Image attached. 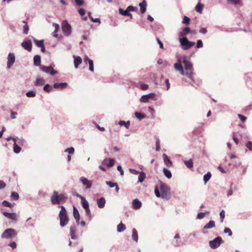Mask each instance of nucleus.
Masks as SVG:
<instances>
[{
    "label": "nucleus",
    "mask_w": 252,
    "mask_h": 252,
    "mask_svg": "<svg viewBox=\"0 0 252 252\" xmlns=\"http://www.w3.org/2000/svg\"><path fill=\"white\" fill-rule=\"evenodd\" d=\"M128 12H129V11L127 10V7L126 8V10H124L122 8H120L119 9V13L123 16H126Z\"/></svg>",
    "instance_id": "nucleus-37"
},
{
    "label": "nucleus",
    "mask_w": 252,
    "mask_h": 252,
    "mask_svg": "<svg viewBox=\"0 0 252 252\" xmlns=\"http://www.w3.org/2000/svg\"><path fill=\"white\" fill-rule=\"evenodd\" d=\"M106 184L109 186L110 188H114L116 186L117 183L111 181L106 182Z\"/></svg>",
    "instance_id": "nucleus-50"
},
{
    "label": "nucleus",
    "mask_w": 252,
    "mask_h": 252,
    "mask_svg": "<svg viewBox=\"0 0 252 252\" xmlns=\"http://www.w3.org/2000/svg\"><path fill=\"white\" fill-rule=\"evenodd\" d=\"M73 215L74 219H75L76 222L78 224H79L80 220V214L77 208L75 207H73Z\"/></svg>",
    "instance_id": "nucleus-16"
},
{
    "label": "nucleus",
    "mask_w": 252,
    "mask_h": 252,
    "mask_svg": "<svg viewBox=\"0 0 252 252\" xmlns=\"http://www.w3.org/2000/svg\"><path fill=\"white\" fill-rule=\"evenodd\" d=\"M3 215L7 218L14 220L16 217L15 213H9L6 212H3Z\"/></svg>",
    "instance_id": "nucleus-30"
},
{
    "label": "nucleus",
    "mask_w": 252,
    "mask_h": 252,
    "mask_svg": "<svg viewBox=\"0 0 252 252\" xmlns=\"http://www.w3.org/2000/svg\"><path fill=\"white\" fill-rule=\"evenodd\" d=\"M132 238L133 241H135L136 242H137L138 240V233L135 228L132 229Z\"/></svg>",
    "instance_id": "nucleus-31"
},
{
    "label": "nucleus",
    "mask_w": 252,
    "mask_h": 252,
    "mask_svg": "<svg viewBox=\"0 0 252 252\" xmlns=\"http://www.w3.org/2000/svg\"><path fill=\"white\" fill-rule=\"evenodd\" d=\"M190 32V30L189 27L184 28L182 31L179 33V38H187V35Z\"/></svg>",
    "instance_id": "nucleus-14"
},
{
    "label": "nucleus",
    "mask_w": 252,
    "mask_h": 252,
    "mask_svg": "<svg viewBox=\"0 0 252 252\" xmlns=\"http://www.w3.org/2000/svg\"><path fill=\"white\" fill-rule=\"evenodd\" d=\"M16 231L15 229L8 228L3 231L1 235V238L3 239H10L15 237Z\"/></svg>",
    "instance_id": "nucleus-6"
},
{
    "label": "nucleus",
    "mask_w": 252,
    "mask_h": 252,
    "mask_svg": "<svg viewBox=\"0 0 252 252\" xmlns=\"http://www.w3.org/2000/svg\"><path fill=\"white\" fill-rule=\"evenodd\" d=\"M66 197L63 194H59L58 192L55 190L51 197V201L52 204H59L65 201Z\"/></svg>",
    "instance_id": "nucleus-4"
},
{
    "label": "nucleus",
    "mask_w": 252,
    "mask_h": 252,
    "mask_svg": "<svg viewBox=\"0 0 252 252\" xmlns=\"http://www.w3.org/2000/svg\"><path fill=\"white\" fill-rule=\"evenodd\" d=\"M45 84V81L44 79L38 77L36 78V81L34 82V86H41L44 85Z\"/></svg>",
    "instance_id": "nucleus-22"
},
{
    "label": "nucleus",
    "mask_w": 252,
    "mask_h": 252,
    "mask_svg": "<svg viewBox=\"0 0 252 252\" xmlns=\"http://www.w3.org/2000/svg\"><path fill=\"white\" fill-rule=\"evenodd\" d=\"M61 210L59 212L60 224L61 227L65 226L69 221L67 211L64 206H61Z\"/></svg>",
    "instance_id": "nucleus-3"
},
{
    "label": "nucleus",
    "mask_w": 252,
    "mask_h": 252,
    "mask_svg": "<svg viewBox=\"0 0 252 252\" xmlns=\"http://www.w3.org/2000/svg\"><path fill=\"white\" fill-rule=\"evenodd\" d=\"M67 85H68L67 83H55L53 85V87L55 89H59L60 90H63V89H65L67 86Z\"/></svg>",
    "instance_id": "nucleus-17"
},
{
    "label": "nucleus",
    "mask_w": 252,
    "mask_h": 252,
    "mask_svg": "<svg viewBox=\"0 0 252 252\" xmlns=\"http://www.w3.org/2000/svg\"><path fill=\"white\" fill-rule=\"evenodd\" d=\"M63 32L65 36H68L71 33V26L66 21H64L62 25Z\"/></svg>",
    "instance_id": "nucleus-7"
},
{
    "label": "nucleus",
    "mask_w": 252,
    "mask_h": 252,
    "mask_svg": "<svg viewBox=\"0 0 252 252\" xmlns=\"http://www.w3.org/2000/svg\"><path fill=\"white\" fill-rule=\"evenodd\" d=\"M32 39L34 43L35 44L36 46L39 48L42 46L43 45H44V40L42 39L40 40H38L36 39L34 37H32Z\"/></svg>",
    "instance_id": "nucleus-26"
},
{
    "label": "nucleus",
    "mask_w": 252,
    "mask_h": 252,
    "mask_svg": "<svg viewBox=\"0 0 252 252\" xmlns=\"http://www.w3.org/2000/svg\"><path fill=\"white\" fill-rule=\"evenodd\" d=\"M2 205L5 207H11L12 206V205L11 203L7 201H3L2 202Z\"/></svg>",
    "instance_id": "nucleus-52"
},
{
    "label": "nucleus",
    "mask_w": 252,
    "mask_h": 252,
    "mask_svg": "<svg viewBox=\"0 0 252 252\" xmlns=\"http://www.w3.org/2000/svg\"><path fill=\"white\" fill-rule=\"evenodd\" d=\"M134 115L139 120H141L145 117V115L137 112H135Z\"/></svg>",
    "instance_id": "nucleus-42"
},
{
    "label": "nucleus",
    "mask_w": 252,
    "mask_h": 252,
    "mask_svg": "<svg viewBox=\"0 0 252 252\" xmlns=\"http://www.w3.org/2000/svg\"><path fill=\"white\" fill-rule=\"evenodd\" d=\"M222 243V239L220 237H217L213 240L209 241V246L213 249L218 248Z\"/></svg>",
    "instance_id": "nucleus-8"
},
{
    "label": "nucleus",
    "mask_w": 252,
    "mask_h": 252,
    "mask_svg": "<svg viewBox=\"0 0 252 252\" xmlns=\"http://www.w3.org/2000/svg\"><path fill=\"white\" fill-rule=\"evenodd\" d=\"M238 116L243 122H244L246 120V117L241 114H238Z\"/></svg>",
    "instance_id": "nucleus-64"
},
{
    "label": "nucleus",
    "mask_w": 252,
    "mask_h": 252,
    "mask_svg": "<svg viewBox=\"0 0 252 252\" xmlns=\"http://www.w3.org/2000/svg\"><path fill=\"white\" fill-rule=\"evenodd\" d=\"M97 204L99 208H103L105 204V199L104 197H102L97 200Z\"/></svg>",
    "instance_id": "nucleus-18"
},
{
    "label": "nucleus",
    "mask_w": 252,
    "mask_h": 252,
    "mask_svg": "<svg viewBox=\"0 0 252 252\" xmlns=\"http://www.w3.org/2000/svg\"><path fill=\"white\" fill-rule=\"evenodd\" d=\"M190 19L189 17L186 16H184L183 20L182 21V23L186 25H189V23Z\"/></svg>",
    "instance_id": "nucleus-45"
},
{
    "label": "nucleus",
    "mask_w": 252,
    "mask_h": 252,
    "mask_svg": "<svg viewBox=\"0 0 252 252\" xmlns=\"http://www.w3.org/2000/svg\"><path fill=\"white\" fill-rule=\"evenodd\" d=\"M119 125L121 126H124L126 127V128H128L130 125V122H129V121H127V122H126L124 121H120L119 122Z\"/></svg>",
    "instance_id": "nucleus-38"
},
{
    "label": "nucleus",
    "mask_w": 252,
    "mask_h": 252,
    "mask_svg": "<svg viewBox=\"0 0 252 252\" xmlns=\"http://www.w3.org/2000/svg\"><path fill=\"white\" fill-rule=\"evenodd\" d=\"M246 146L249 150H252V142L251 141L248 142Z\"/></svg>",
    "instance_id": "nucleus-63"
},
{
    "label": "nucleus",
    "mask_w": 252,
    "mask_h": 252,
    "mask_svg": "<svg viewBox=\"0 0 252 252\" xmlns=\"http://www.w3.org/2000/svg\"><path fill=\"white\" fill-rule=\"evenodd\" d=\"M40 69L43 72L46 73H49L51 75H55L57 74L58 72L57 70L53 69V67L52 65L46 66L42 65L40 66Z\"/></svg>",
    "instance_id": "nucleus-9"
},
{
    "label": "nucleus",
    "mask_w": 252,
    "mask_h": 252,
    "mask_svg": "<svg viewBox=\"0 0 252 252\" xmlns=\"http://www.w3.org/2000/svg\"><path fill=\"white\" fill-rule=\"evenodd\" d=\"M22 47L28 51L31 52L32 49V43L30 39H26L22 43Z\"/></svg>",
    "instance_id": "nucleus-10"
},
{
    "label": "nucleus",
    "mask_w": 252,
    "mask_h": 252,
    "mask_svg": "<svg viewBox=\"0 0 252 252\" xmlns=\"http://www.w3.org/2000/svg\"><path fill=\"white\" fill-rule=\"evenodd\" d=\"M75 150L73 147H70L69 148H67L65 149L64 152L68 153L69 154H73L74 153Z\"/></svg>",
    "instance_id": "nucleus-44"
},
{
    "label": "nucleus",
    "mask_w": 252,
    "mask_h": 252,
    "mask_svg": "<svg viewBox=\"0 0 252 252\" xmlns=\"http://www.w3.org/2000/svg\"><path fill=\"white\" fill-rule=\"evenodd\" d=\"M126 226L125 225L123 224L122 222L119 223L118 225H117V231L118 232H122L123 231H124L126 229Z\"/></svg>",
    "instance_id": "nucleus-33"
},
{
    "label": "nucleus",
    "mask_w": 252,
    "mask_h": 252,
    "mask_svg": "<svg viewBox=\"0 0 252 252\" xmlns=\"http://www.w3.org/2000/svg\"><path fill=\"white\" fill-rule=\"evenodd\" d=\"M129 172L132 174H134V175H137L140 172L138 171H137L136 170L134 169H129Z\"/></svg>",
    "instance_id": "nucleus-58"
},
{
    "label": "nucleus",
    "mask_w": 252,
    "mask_h": 252,
    "mask_svg": "<svg viewBox=\"0 0 252 252\" xmlns=\"http://www.w3.org/2000/svg\"><path fill=\"white\" fill-rule=\"evenodd\" d=\"M89 64V70L93 72L94 70L93 61H90Z\"/></svg>",
    "instance_id": "nucleus-51"
},
{
    "label": "nucleus",
    "mask_w": 252,
    "mask_h": 252,
    "mask_svg": "<svg viewBox=\"0 0 252 252\" xmlns=\"http://www.w3.org/2000/svg\"><path fill=\"white\" fill-rule=\"evenodd\" d=\"M53 26L55 28V31L53 32V36L55 37H58V34L57 33L59 30V25L56 23H53Z\"/></svg>",
    "instance_id": "nucleus-29"
},
{
    "label": "nucleus",
    "mask_w": 252,
    "mask_h": 252,
    "mask_svg": "<svg viewBox=\"0 0 252 252\" xmlns=\"http://www.w3.org/2000/svg\"><path fill=\"white\" fill-rule=\"evenodd\" d=\"M229 2L233 4H237L239 3L240 0H227Z\"/></svg>",
    "instance_id": "nucleus-59"
},
{
    "label": "nucleus",
    "mask_w": 252,
    "mask_h": 252,
    "mask_svg": "<svg viewBox=\"0 0 252 252\" xmlns=\"http://www.w3.org/2000/svg\"><path fill=\"white\" fill-rule=\"evenodd\" d=\"M114 160L113 158H110L109 159V162L107 164L108 167H112L114 165Z\"/></svg>",
    "instance_id": "nucleus-54"
},
{
    "label": "nucleus",
    "mask_w": 252,
    "mask_h": 252,
    "mask_svg": "<svg viewBox=\"0 0 252 252\" xmlns=\"http://www.w3.org/2000/svg\"><path fill=\"white\" fill-rule=\"evenodd\" d=\"M156 150L157 151H159L160 144H159V140L158 139L157 140L156 142Z\"/></svg>",
    "instance_id": "nucleus-61"
},
{
    "label": "nucleus",
    "mask_w": 252,
    "mask_h": 252,
    "mask_svg": "<svg viewBox=\"0 0 252 252\" xmlns=\"http://www.w3.org/2000/svg\"><path fill=\"white\" fill-rule=\"evenodd\" d=\"M209 214V212L206 211V212H200L197 214V218L198 219H202L204 218L206 214Z\"/></svg>",
    "instance_id": "nucleus-41"
},
{
    "label": "nucleus",
    "mask_w": 252,
    "mask_h": 252,
    "mask_svg": "<svg viewBox=\"0 0 252 252\" xmlns=\"http://www.w3.org/2000/svg\"><path fill=\"white\" fill-rule=\"evenodd\" d=\"M196 47L198 48H202L203 47V43L201 40H198L197 41Z\"/></svg>",
    "instance_id": "nucleus-55"
},
{
    "label": "nucleus",
    "mask_w": 252,
    "mask_h": 252,
    "mask_svg": "<svg viewBox=\"0 0 252 252\" xmlns=\"http://www.w3.org/2000/svg\"><path fill=\"white\" fill-rule=\"evenodd\" d=\"M78 12L79 14L81 16H83L85 14L86 11L83 8H80L78 10Z\"/></svg>",
    "instance_id": "nucleus-62"
},
{
    "label": "nucleus",
    "mask_w": 252,
    "mask_h": 252,
    "mask_svg": "<svg viewBox=\"0 0 252 252\" xmlns=\"http://www.w3.org/2000/svg\"><path fill=\"white\" fill-rule=\"evenodd\" d=\"M74 63L75 68H78V65L82 63V59L79 56H74Z\"/></svg>",
    "instance_id": "nucleus-20"
},
{
    "label": "nucleus",
    "mask_w": 252,
    "mask_h": 252,
    "mask_svg": "<svg viewBox=\"0 0 252 252\" xmlns=\"http://www.w3.org/2000/svg\"><path fill=\"white\" fill-rule=\"evenodd\" d=\"M155 193L157 197L166 200L169 199L171 197L170 188L161 182H160L158 188H155Z\"/></svg>",
    "instance_id": "nucleus-2"
},
{
    "label": "nucleus",
    "mask_w": 252,
    "mask_h": 252,
    "mask_svg": "<svg viewBox=\"0 0 252 252\" xmlns=\"http://www.w3.org/2000/svg\"><path fill=\"white\" fill-rule=\"evenodd\" d=\"M15 58L14 54L9 53L7 57V68H9L15 62Z\"/></svg>",
    "instance_id": "nucleus-12"
},
{
    "label": "nucleus",
    "mask_w": 252,
    "mask_h": 252,
    "mask_svg": "<svg viewBox=\"0 0 252 252\" xmlns=\"http://www.w3.org/2000/svg\"><path fill=\"white\" fill-rule=\"evenodd\" d=\"M81 203L82 206L84 209L89 208V202L85 198H83V199L81 200Z\"/></svg>",
    "instance_id": "nucleus-35"
},
{
    "label": "nucleus",
    "mask_w": 252,
    "mask_h": 252,
    "mask_svg": "<svg viewBox=\"0 0 252 252\" xmlns=\"http://www.w3.org/2000/svg\"><path fill=\"white\" fill-rule=\"evenodd\" d=\"M204 5L199 2L195 6V10L197 12L202 13Z\"/></svg>",
    "instance_id": "nucleus-34"
},
{
    "label": "nucleus",
    "mask_w": 252,
    "mask_h": 252,
    "mask_svg": "<svg viewBox=\"0 0 252 252\" xmlns=\"http://www.w3.org/2000/svg\"><path fill=\"white\" fill-rule=\"evenodd\" d=\"M220 221L221 222H223V219L225 217V212L223 210H221L220 213Z\"/></svg>",
    "instance_id": "nucleus-47"
},
{
    "label": "nucleus",
    "mask_w": 252,
    "mask_h": 252,
    "mask_svg": "<svg viewBox=\"0 0 252 252\" xmlns=\"http://www.w3.org/2000/svg\"><path fill=\"white\" fill-rule=\"evenodd\" d=\"M155 94L154 93L145 94L141 96L140 100L141 102L146 103L149 101L150 98H153Z\"/></svg>",
    "instance_id": "nucleus-13"
},
{
    "label": "nucleus",
    "mask_w": 252,
    "mask_h": 252,
    "mask_svg": "<svg viewBox=\"0 0 252 252\" xmlns=\"http://www.w3.org/2000/svg\"><path fill=\"white\" fill-rule=\"evenodd\" d=\"M211 174L210 172H208L207 174H205L203 176V181L205 183H206L211 178Z\"/></svg>",
    "instance_id": "nucleus-39"
},
{
    "label": "nucleus",
    "mask_w": 252,
    "mask_h": 252,
    "mask_svg": "<svg viewBox=\"0 0 252 252\" xmlns=\"http://www.w3.org/2000/svg\"><path fill=\"white\" fill-rule=\"evenodd\" d=\"M181 48L184 50H187L192 47L195 42L189 41L187 38H179Z\"/></svg>",
    "instance_id": "nucleus-5"
},
{
    "label": "nucleus",
    "mask_w": 252,
    "mask_h": 252,
    "mask_svg": "<svg viewBox=\"0 0 252 252\" xmlns=\"http://www.w3.org/2000/svg\"><path fill=\"white\" fill-rule=\"evenodd\" d=\"M43 90L46 92H50L51 90V88L49 84H46L44 86Z\"/></svg>",
    "instance_id": "nucleus-48"
},
{
    "label": "nucleus",
    "mask_w": 252,
    "mask_h": 252,
    "mask_svg": "<svg viewBox=\"0 0 252 252\" xmlns=\"http://www.w3.org/2000/svg\"><path fill=\"white\" fill-rule=\"evenodd\" d=\"M22 22L23 23H25V25L23 26V32H24V33L25 34H27L28 33L29 30V26L28 25L27 23L24 20V21H22Z\"/></svg>",
    "instance_id": "nucleus-36"
},
{
    "label": "nucleus",
    "mask_w": 252,
    "mask_h": 252,
    "mask_svg": "<svg viewBox=\"0 0 252 252\" xmlns=\"http://www.w3.org/2000/svg\"><path fill=\"white\" fill-rule=\"evenodd\" d=\"M76 4L78 6H81L84 3V1L83 0H74Z\"/></svg>",
    "instance_id": "nucleus-56"
},
{
    "label": "nucleus",
    "mask_w": 252,
    "mask_h": 252,
    "mask_svg": "<svg viewBox=\"0 0 252 252\" xmlns=\"http://www.w3.org/2000/svg\"><path fill=\"white\" fill-rule=\"evenodd\" d=\"M70 234L71 236V238L72 240L76 239V237L75 235L76 232V227L75 226H71L70 228Z\"/></svg>",
    "instance_id": "nucleus-21"
},
{
    "label": "nucleus",
    "mask_w": 252,
    "mask_h": 252,
    "mask_svg": "<svg viewBox=\"0 0 252 252\" xmlns=\"http://www.w3.org/2000/svg\"><path fill=\"white\" fill-rule=\"evenodd\" d=\"M81 182L85 186L86 189H90L92 185V181L89 180L85 177H81L80 179Z\"/></svg>",
    "instance_id": "nucleus-11"
},
{
    "label": "nucleus",
    "mask_w": 252,
    "mask_h": 252,
    "mask_svg": "<svg viewBox=\"0 0 252 252\" xmlns=\"http://www.w3.org/2000/svg\"><path fill=\"white\" fill-rule=\"evenodd\" d=\"M11 139L13 142V152L16 153V139L15 138H12L11 136L6 138V140L8 141Z\"/></svg>",
    "instance_id": "nucleus-40"
},
{
    "label": "nucleus",
    "mask_w": 252,
    "mask_h": 252,
    "mask_svg": "<svg viewBox=\"0 0 252 252\" xmlns=\"http://www.w3.org/2000/svg\"><path fill=\"white\" fill-rule=\"evenodd\" d=\"M163 158L165 164L168 167L171 166L172 164V163L169 159L168 157L166 154H164L163 155Z\"/></svg>",
    "instance_id": "nucleus-24"
},
{
    "label": "nucleus",
    "mask_w": 252,
    "mask_h": 252,
    "mask_svg": "<svg viewBox=\"0 0 252 252\" xmlns=\"http://www.w3.org/2000/svg\"><path fill=\"white\" fill-rule=\"evenodd\" d=\"M215 226V222L214 220H210L204 226V229H208L214 228Z\"/></svg>",
    "instance_id": "nucleus-25"
},
{
    "label": "nucleus",
    "mask_w": 252,
    "mask_h": 252,
    "mask_svg": "<svg viewBox=\"0 0 252 252\" xmlns=\"http://www.w3.org/2000/svg\"><path fill=\"white\" fill-rule=\"evenodd\" d=\"M41 63V57L39 55H35L33 57V64L35 66H38Z\"/></svg>",
    "instance_id": "nucleus-19"
},
{
    "label": "nucleus",
    "mask_w": 252,
    "mask_h": 252,
    "mask_svg": "<svg viewBox=\"0 0 252 252\" xmlns=\"http://www.w3.org/2000/svg\"><path fill=\"white\" fill-rule=\"evenodd\" d=\"M132 205L134 209L138 210L141 207L142 203L140 201L136 198L132 201Z\"/></svg>",
    "instance_id": "nucleus-15"
},
{
    "label": "nucleus",
    "mask_w": 252,
    "mask_h": 252,
    "mask_svg": "<svg viewBox=\"0 0 252 252\" xmlns=\"http://www.w3.org/2000/svg\"><path fill=\"white\" fill-rule=\"evenodd\" d=\"M139 6L140 7V11L143 14L145 12L147 7V3L145 0L139 3Z\"/></svg>",
    "instance_id": "nucleus-23"
},
{
    "label": "nucleus",
    "mask_w": 252,
    "mask_h": 252,
    "mask_svg": "<svg viewBox=\"0 0 252 252\" xmlns=\"http://www.w3.org/2000/svg\"><path fill=\"white\" fill-rule=\"evenodd\" d=\"M183 62L181 59H178L174 66L176 70L180 71L182 75L187 76L189 79L193 80V68L190 62L187 60L186 56L183 57Z\"/></svg>",
    "instance_id": "nucleus-1"
},
{
    "label": "nucleus",
    "mask_w": 252,
    "mask_h": 252,
    "mask_svg": "<svg viewBox=\"0 0 252 252\" xmlns=\"http://www.w3.org/2000/svg\"><path fill=\"white\" fill-rule=\"evenodd\" d=\"M184 162L188 168H192L193 167V163L192 159L184 160Z\"/></svg>",
    "instance_id": "nucleus-27"
},
{
    "label": "nucleus",
    "mask_w": 252,
    "mask_h": 252,
    "mask_svg": "<svg viewBox=\"0 0 252 252\" xmlns=\"http://www.w3.org/2000/svg\"><path fill=\"white\" fill-rule=\"evenodd\" d=\"M224 233H228L229 236H231L232 235V232L230 228L226 227L224 228L223 231Z\"/></svg>",
    "instance_id": "nucleus-49"
},
{
    "label": "nucleus",
    "mask_w": 252,
    "mask_h": 252,
    "mask_svg": "<svg viewBox=\"0 0 252 252\" xmlns=\"http://www.w3.org/2000/svg\"><path fill=\"white\" fill-rule=\"evenodd\" d=\"M26 94L29 97H33L36 95V93L34 91H30L28 92Z\"/></svg>",
    "instance_id": "nucleus-43"
},
{
    "label": "nucleus",
    "mask_w": 252,
    "mask_h": 252,
    "mask_svg": "<svg viewBox=\"0 0 252 252\" xmlns=\"http://www.w3.org/2000/svg\"><path fill=\"white\" fill-rule=\"evenodd\" d=\"M91 20L94 23H98L99 24H100V20L99 18H93L92 17H90Z\"/></svg>",
    "instance_id": "nucleus-57"
},
{
    "label": "nucleus",
    "mask_w": 252,
    "mask_h": 252,
    "mask_svg": "<svg viewBox=\"0 0 252 252\" xmlns=\"http://www.w3.org/2000/svg\"><path fill=\"white\" fill-rule=\"evenodd\" d=\"M85 213H86V215L89 217L90 218V220L91 219V211L89 209V208H88V209H85Z\"/></svg>",
    "instance_id": "nucleus-53"
},
{
    "label": "nucleus",
    "mask_w": 252,
    "mask_h": 252,
    "mask_svg": "<svg viewBox=\"0 0 252 252\" xmlns=\"http://www.w3.org/2000/svg\"><path fill=\"white\" fill-rule=\"evenodd\" d=\"M127 10L129 11V12L137 11L138 10V8L137 7H135L132 5H129L127 7Z\"/></svg>",
    "instance_id": "nucleus-46"
},
{
    "label": "nucleus",
    "mask_w": 252,
    "mask_h": 252,
    "mask_svg": "<svg viewBox=\"0 0 252 252\" xmlns=\"http://www.w3.org/2000/svg\"><path fill=\"white\" fill-rule=\"evenodd\" d=\"M207 29L205 28H201L199 30V32L201 33H202L203 34H205L207 33Z\"/></svg>",
    "instance_id": "nucleus-60"
},
{
    "label": "nucleus",
    "mask_w": 252,
    "mask_h": 252,
    "mask_svg": "<svg viewBox=\"0 0 252 252\" xmlns=\"http://www.w3.org/2000/svg\"><path fill=\"white\" fill-rule=\"evenodd\" d=\"M163 172L164 176L168 179H170L172 177V173L171 171L166 168L163 169Z\"/></svg>",
    "instance_id": "nucleus-28"
},
{
    "label": "nucleus",
    "mask_w": 252,
    "mask_h": 252,
    "mask_svg": "<svg viewBox=\"0 0 252 252\" xmlns=\"http://www.w3.org/2000/svg\"><path fill=\"white\" fill-rule=\"evenodd\" d=\"M139 174L138 182L142 183L146 178V174L144 172H140Z\"/></svg>",
    "instance_id": "nucleus-32"
}]
</instances>
